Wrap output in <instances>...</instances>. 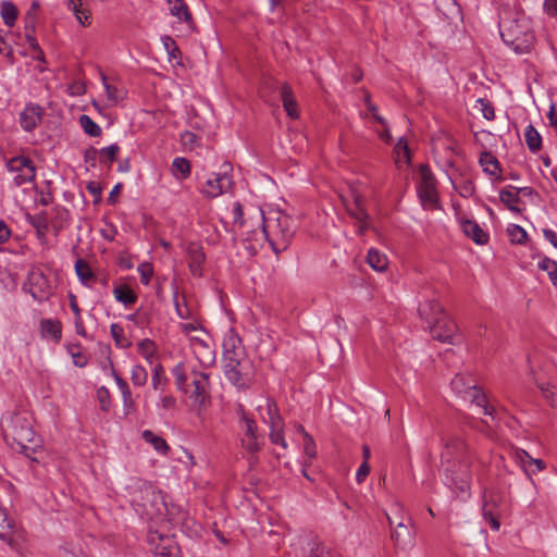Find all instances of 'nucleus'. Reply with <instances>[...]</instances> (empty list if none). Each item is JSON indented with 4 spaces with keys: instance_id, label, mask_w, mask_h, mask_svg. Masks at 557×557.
<instances>
[{
    "instance_id": "a211bd4d",
    "label": "nucleus",
    "mask_w": 557,
    "mask_h": 557,
    "mask_svg": "<svg viewBox=\"0 0 557 557\" xmlns=\"http://www.w3.org/2000/svg\"><path fill=\"white\" fill-rule=\"evenodd\" d=\"M193 385L194 391L190 395V398L193 399L195 406L202 408L206 406L209 397V374L205 371L194 372Z\"/></svg>"
},
{
    "instance_id": "13d9d810",
    "label": "nucleus",
    "mask_w": 557,
    "mask_h": 557,
    "mask_svg": "<svg viewBox=\"0 0 557 557\" xmlns=\"http://www.w3.org/2000/svg\"><path fill=\"white\" fill-rule=\"evenodd\" d=\"M406 519L404 516V507L399 503H395L392 507V515H387V520L391 527H395L397 521Z\"/></svg>"
},
{
    "instance_id": "ddd939ff",
    "label": "nucleus",
    "mask_w": 557,
    "mask_h": 557,
    "mask_svg": "<svg viewBox=\"0 0 557 557\" xmlns=\"http://www.w3.org/2000/svg\"><path fill=\"white\" fill-rule=\"evenodd\" d=\"M232 187L231 176L224 173H213L200 187V193L207 198H215L226 193Z\"/></svg>"
},
{
    "instance_id": "e433bc0d",
    "label": "nucleus",
    "mask_w": 557,
    "mask_h": 557,
    "mask_svg": "<svg viewBox=\"0 0 557 557\" xmlns=\"http://www.w3.org/2000/svg\"><path fill=\"white\" fill-rule=\"evenodd\" d=\"M0 15L8 27H13L18 15V10L13 2L5 0L0 3Z\"/></svg>"
},
{
    "instance_id": "6e6552de",
    "label": "nucleus",
    "mask_w": 557,
    "mask_h": 557,
    "mask_svg": "<svg viewBox=\"0 0 557 557\" xmlns=\"http://www.w3.org/2000/svg\"><path fill=\"white\" fill-rule=\"evenodd\" d=\"M7 169L12 174L15 186L32 183L36 177V168L33 161L23 156L8 160Z\"/></svg>"
},
{
    "instance_id": "6e6d98bb",
    "label": "nucleus",
    "mask_w": 557,
    "mask_h": 557,
    "mask_svg": "<svg viewBox=\"0 0 557 557\" xmlns=\"http://www.w3.org/2000/svg\"><path fill=\"white\" fill-rule=\"evenodd\" d=\"M119 151L120 147L116 144H112L110 146L101 148L99 154L100 158H106V161L111 163L116 159Z\"/></svg>"
},
{
    "instance_id": "4be33fe9",
    "label": "nucleus",
    "mask_w": 557,
    "mask_h": 557,
    "mask_svg": "<svg viewBox=\"0 0 557 557\" xmlns=\"http://www.w3.org/2000/svg\"><path fill=\"white\" fill-rule=\"evenodd\" d=\"M169 12L180 22L185 23L188 28H193V18L187 4L184 0H166Z\"/></svg>"
},
{
    "instance_id": "4d7b16f0",
    "label": "nucleus",
    "mask_w": 557,
    "mask_h": 557,
    "mask_svg": "<svg viewBox=\"0 0 557 557\" xmlns=\"http://www.w3.org/2000/svg\"><path fill=\"white\" fill-rule=\"evenodd\" d=\"M174 306L176 313L181 319H189L191 317L190 309L184 299L183 302L180 301L177 293L174 294Z\"/></svg>"
},
{
    "instance_id": "39448f33",
    "label": "nucleus",
    "mask_w": 557,
    "mask_h": 557,
    "mask_svg": "<svg viewBox=\"0 0 557 557\" xmlns=\"http://www.w3.org/2000/svg\"><path fill=\"white\" fill-rule=\"evenodd\" d=\"M240 341L230 336L224 341V374L238 388H247L251 383L250 362L244 358V352L236 347Z\"/></svg>"
},
{
    "instance_id": "f8f14e48",
    "label": "nucleus",
    "mask_w": 557,
    "mask_h": 557,
    "mask_svg": "<svg viewBox=\"0 0 557 557\" xmlns=\"http://www.w3.org/2000/svg\"><path fill=\"white\" fill-rule=\"evenodd\" d=\"M147 541L156 557H171L177 550L175 540L158 531L150 530Z\"/></svg>"
},
{
    "instance_id": "a19ab883",
    "label": "nucleus",
    "mask_w": 557,
    "mask_h": 557,
    "mask_svg": "<svg viewBox=\"0 0 557 557\" xmlns=\"http://www.w3.org/2000/svg\"><path fill=\"white\" fill-rule=\"evenodd\" d=\"M78 122L81 127L87 135L91 137H98L101 135V127L96 122H94L89 115H81Z\"/></svg>"
},
{
    "instance_id": "864d4df0",
    "label": "nucleus",
    "mask_w": 557,
    "mask_h": 557,
    "mask_svg": "<svg viewBox=\"0 0 557 557\" xmlns=\"http://www.w3.org/2000/svg\"><path fill=\"white\" fill-rule=\"evenodd\" d=\"M120 392L122 394L124 413L131 414L135 408V401L133 399L132 392L129 387H127L126 389H122Z\"/></svg>"
},
{
    "instance_id": "09e8293b",
    "label": "nucleus",
    "mask_w": 557,
    "mask_h": 557,
    "mask_svg": "<svg viewBox=\"0 0 557 557\" xmlns=\"http://www.w3.org/2000/svg\"><path fill=\"white\" fill-rule=\"evenodd\" d=\"M539 388L541 389L543 396L545 399L553 407H557V387L550 386L546 383H539L535 381Z\"/></svg>"
},
{
    "instance_id": "4c0bfd02",
    "label": "nucleus",
    "mask_w": 557,
    "mask_h": 557,
    "mask_svg": "<svg viewBox=\"0 0 557 557\" xmlns=\"http://www.w3.org/2000/svg\"><path fill=\"white\" fill-rule=\"evenodd\" d=\"M301 434L304 436V466H310L311 461L317 456V446L314 440L309 435L304 426H300Z\"/></svg>"
},
{
    "instance_id": "c9c22d12",
    "label": "nucleus",
    "mask_w": 557,
    "mask_h": 557,
    "mask_svg": "<svg viewBox=\"0 0 557 557\" xmlns=\"http://www.w3.org/2000/svg\"><path fill=\"white\" fill-rule=\"evenodd\" d=\"M69 8L73 11L77 22L82 26L90 24V11L83 7V0H69Z\"/></svg>"
},
{
    "instance_id": "49530a36",
    "label": "nucleus",
    "mask_w": 557,
    "mask_h": 557,
    "mask_svg": "<svg viewBox=\"0 0 557 557\" xmlns=\"http://www.w3.org/2000/svg\"><path fill=\"white\" fill-rule=\"evenodd\" d=\"M151 385L156 391H163L166 385V377L163 375L162 367L159 363L153 366Z\"/></svg>"
},
{
    "instance_id": "4468645a",
    "label": "nucleus",
    "mask_w": 557,
    "mask_h": 557,
    "mask_svg": "<svg viewBox=\"0 0 557 557\" xmlns=\"http://www.w3.org/2000/svg\"><path fill=\"white\" fill-rule=\"evenodd\" d=\"M391 537L395 545L401 549H408L414 546V530L412 522L409 517L396 522L395 527H392Z\"/></svg>"
},
{
    "instance_id": "72a5a7b5",
    "label": "nucleus",
    "mask_w": 557,
    "mask_h": 557,
    "mask_svg": "<svg viewBox=\"0 0 557 557\" xmlns=\"http://www.w3.org/2000/svg\"><path fill=\"white\" fill-rule=\"evenodd\" d=\"M267 418H263L264 423L272 428H284V421L278 413L277 405L272 399H267Z\"/></svg>"
},
{
    "instance_id": "8fccbe9b",
    "label": "nucleus",
    "mask_w": 557,
    "mask_h": 557,
    "mask_svg": "<svg viewBox=\"0 0 557 557\" xmlns=\"http://www.w3.org/2000/svg\"><path fill=\"white\" fill-rule=\"evenodd\" d=\"M187 253L190 262L203 263L205 253L200 245L191 243L187 248Z\"/></svg>"
},
{
    "instance_id": "2f4dec72",
    "label": "nucleus",
    "mask_w": 557,
    "mask_h": 557,
    "mask_svg": "<svg viewBox=\"0 0 557 557\" xmlns=\"http://www.w3.org/2000/svg\"><path fill=\"white\" fill-rule=\"evenodd\" d=\"M137 350L151 366L157 363V345L153 341L145 338L137 344Z\"/></svg>"
},
{
    "instance_id": "a18cd8bd",
    "label": "nucleus",
    "mask_w": 557,
    "mask_h": 557,
    "mask_svg": "<svg viewBox=\"0 0 557 557\" xmlns=\"http://www.w3.org/2000/svg\"><path fill=\"white\" fill-rule=\"evenodd\" d=\"M131 380L135 386H144L148 380L147 370L141 364H135L131 371Z\"/></svg>"
},
{
    "instance_id": "c03bdc74",
    "label": "nucleus",
    "mask_w": 557,
    "mask_h": 557,
    "mask_svg": "<svg viewBox=\"0 0 557 557\" xmlns=\"http://www.w3.org/2000/svg\"><path fill=\"white\" fill-rule=\"evenodd\" d=\"M397 164L399 163H408L410 160V152L408 148V144L404 138H400L394 148Z\"/></svg>"
},
{
    "instance_id": "1a4fd4ad",
    "label": "nucleus",
    "mask_w": 557,
    "mask_h": 557,
    "mask_svg": "<svg viewBox=\"0 0 557 557\" xmlns=\"http://www.w3.org/2000/svg\"><path fill=\"white\" fill-rule=\"evenodd\" d=\"M420 182L418 184V195L424 207L435 208L438 201L436 190V181L428 165H420Z\"/></svg>"
},
{
    "instance_id": "f704fd0d",
    "label": "nucleus",
    "mask_w": 557,
    "mask_h": 557,
    "mask_svg": "<svg viewBox=\"0 0 557 557\" xmlns=\"http://www.w3.org/2000/svg\"><path fill=\"white\" fill-rule=\"evenodd\" d=\"M368 264L377 272H383L386 270L388 261L385 253L381 252L375 248H371L368 251L367 256Z\"/></svg>"
},
{
    "instance_id": "9d476101",
    "label": "nucleus",
    "mask_w": 557,
    "mask_h": 557,
    "mask_svg": "<svg viewBox=\"0 0 557 557\" xmlns=\"http://www.w3.org/2000/svg\"><path fill=\"white\" fill-rule=\"evenodd\" d=\"M444 151L447 157L443 160V171L446 173L448 180L450 181L454 189L463 198H468L473 194L474 187L471 181L469 180H459L455 174L454 169V148L450 144L444 147Z\"/></svg>"
},
{
    "instance_id": "aec40b11",
    "label": "nucleus",
    "mask_w": 557,
    "mask_h": 557,
    "mask_svg": "<svg viewBox=\"0 0 557 557\" xmlns=\"http://www.w3.org/2000/svg\"><path fill=\"white\" fill-rule=\"evenodd\" d=\"M516 462L521 467L524 473L531 478L545 468L542 459L531 457L525 450L517 449L513 454Z\"/></svg>"
},
{
    "instance_id": "423d86ee",
    "label": "nucleus",
    "mask_w": 557,
    "mask_h": 557,
    "mask_svg": "<svg viewBox=\"0 0 557 557\" xmlns=\"http://www.w3.org/2000/svg\"><path fill=\"white\" fill-rule=\"evenodd\" d=\"M450 386L458 397L469 403L472 414H487V397L473 376L458 374L451 380Z\"/></svg>"
},
{
    "instance_id": "393cba45",
    "label": "nucleus",
    "mask_w": 557,
    "mask_h": 557,
    "mask_svg": "<svg viewBox=\"0 0 557 557\" xmlns=\"http://www.w3.org/2000/svg\"><path fill=\"white\" fill-rule=\"evenodd\" d=\"M460 227L463 234L471 238L475 244L483 245L487 242V236L479 224L471 220H461Z\"/></svg>"
},
{
    "instance_id": "052dcab7",
    "label": "nucleus",
    "mask_w": 557,
    "mask_h": 557,
    "mask_svg": "<svg viewBox=\"0 0 557 557\" xmlns=\"http://www.w3.org/2000/svg\"><path fill=\"white\" fill-rule=\"evenodd\" d=\"M181 141L184 147L193 149L197 144V135L193 132L186 131L181 135Z\"/></svg>"
},
{
    "instance_id": "bb28decb",
    "label": "nucleus",
    "mask_w": 557,
    "mask_h": 557,
    "mask_svg": "<svg viewBox=\"0 0 557 557\" xmlns=\"http://www.w3.org/2000/svg\"><path fill=\"white\" fill-rule=\"evenodd\" d=\"M528 190V188L518 189L516 187H508L499 191L500 201L512 212L519 213L520 209L518 207L520 202L519 191Z\"/></svg>"
},
{
    "instance_id": "7c9ffc66",
    "label": "nucleus",
    "mask_w": 557,
    "mask_h": 557,
    "mask_svg": "<svg viewBox=\"0 0 557 557\" xmlns=\"http://www.w3.org/2000/svg\"><path fill=\"white\" fill-rule=\"evenodd\" d=\"M75 272L78 276L79 282L86 286L91 287L95 281V274L89 264L83 260L78 259L75 262Z\"/></svg>"
},
{
    "instance_id": "bf43d9fd",
    "label": "nucleus",
    "mask_w": 557,
    "mask_h": 557,
    "mask_svg": "<svg viewBox=\"0 0 557 557\" xmlns=\"http://www.w3.org/2000/svg\"><path fill=\"white\" fill-rule=\"evenodd\" d=\"M97 398L100 404V408L103 411H109L110 409V394L107 387L101 386L97 391Z\"/></svg>"
},
{
    "instance_id": "2eb2a0df",
    "label": "nucleus",
    "mask_w": 557,
    "mask_h": 557,
    "mask_svg": "<svg viewBox=\"0 0 557 557\" xmlns=\"http://www.w3.org/2000/svg\"><path fill=\"white\" fill-rule=\"evenodd\" d=\"M432 337L443 343H456V324L447 314H442L429 326Z\"/></svg>"
},
{
    "instance_id": "680f3d73",
    "label": "nucleus",
    "mask_w": 557,
    "mask_h": 557,
    "mask_svg": "<svg viewBox=\"0 0 557 557\" xmlns=\"http://www.w3.org/2000/svg\"><path fill=\"white\" fill-rule=\"evenodd\" d=\"M480 113L484 119H487V102L484 98H479L472 108V114Z\"/></svg>"
},
{
    "instance_id": "0eeeda50",
    "label": "nucleus",
    "mask_w": 557,
    "mask_h": 557,
    "mask_svg": "<svg viewBox=\"0 0 557 557\" xmlns=\"http://www.w3.org/2000/svg\"><path fill=\"white\" fill-rule=\"evenodd\" d=\"M239 418V428L242 431L240 445L248 453H258L263 443V437L258 433V426L256 421L249 417L243 406L237 409Z\"/></svg>"
},
{
    "instance_id": "6ab92c4d",
    "label": "nucleus",
    "mask_w": 557,
    "mask_h": 557,
    "mask_svg": "<svg viewBox=\"0 0 557 557\" xmlns=\"http://www.w3.org/2000/svg\"><path fill=\"white\" fill-rule=\"evenodd\" d=\"M348 214L354 218L357 222V232L359 235L364 234V232L369 228L368 219L369 214L367 213L362 197L359 195L354 196L352 203L347 206Z\"/></svg>"
},
{
    "instance_id": "9b49d317",
    "label": "nucleus",
    "mask_w": 557,
    "mask_h": 557,
    "mask_svg": "<svg viewBox=\"0 0 557 557\" xmlns=\"http://www.w3.org/2000/svg\"><path fill=\"white\" fill-rule=\"evenodd\" d=\"M24 288L36 301L39 302L47 300L51 294L50 283L44 272L39 269H33L29 271L27 283L24 285Z\"/></svg>"
},
{
    "instance_id": "c756f323",
    "label": "nucleus",
    "mask_w": 557,
    "mask_h": 557,
    "mask_svg": "<svg viewBox=\"0 0 557 557\" xmlns=\"http://www.w3.org/2000/svg\"><path fill=\"white\" fill-rule=\"evenodd\" d=\"M28 223L36 230L37 238L45 243L47 239V232L49 228L48 220L45 213L27 216Z\"/></svg>"
},
{
    "instance_id": "79ce46f5",
    "label": "nucleus",
    "mask_w": 557,
    "mask_h": 557,
    "mask_svg": "<svg viewBox=\"0 0 557 557\" xmlns=\"http://www.w3.org/2000/svg\"><path fill=\"white\" fill-rule=\"evenodd\" d=\"M537 267L547 272L552 284L557 288V262L548 257H544Z\"/></svg>"
},
{
    "instance_id": "412c9836",
    "label": "nucleus",
    "mask_w": 557,
    "mask_h": 557,
    "mask_svg": "<svg viewBox=\"0 0 557 557\" xmlns=\"http://www.w3.org/2000/svg\"><path fill=\"white\" fill-rule=\"evenodd\" d=\"M101 81L109 107L116 106L126 97V89L121 84L109 82L104 74H101Z\"/></svg>"
},
{
    "instance_id": "5fc2aeb1",
    "label": "nucleus",
    "mask_w": 557,
    "mask_h": 557,
    "mask_svg": "<svg viewBox=\"0 0 557 557\" xmlns=\"http://www.w3.org/2000/svg\"><path fill=\"white\" fill-rule=\"evenodd\" d=\"M137 271L140 274V282L144 285H148L150 283L151 276L153 274V268H152L151 263H149V262L140 263L137 268Z\"/></svg>"
},
{
    "instance_id": "338daca9",
    "label": "nucleus",
    "mask_w": 557,
    "mask_h": 557,
    "mask_svg": "<svg viewBox=\"0 0 557 557\" xmlns=\"http://www.w3.org/2000/svg\"><path fill=\"white\" fill-rule=\"evenodd\" d=\"M164 46H165V49L168 51V54L171 59H175L177 57V54L180 53V50L177 48V46L175 45V42L170 39L169 37H166L165 39V42H164Z\"/></svg>"
},
{
    "instance_id": "3c124183",
    "label": "nucleus",
    "mask_w": 557,
    "mask_h": 557,
    "mask_svg": "<svg viewBox=\"0 0 557 557\" xmlns=\"http://www.w3.org/2000/svg\"><path fill=\"white\" fill-rule=\"evenodd\" d=\"M269 437H270V441L272 442V444L278 445L283 449H286L288 447V444L284 437V428L270 429Z\"/></svg>"
},
{
    "instance_id": "f257e3e1",
    "label": "nucleus",
    "mask_w": 557,
    "mask_h": 557,
    "mask_svg": "<svg viewBox=\"0 0 557 557\" xmlns=\"http://www.w3.org/2000/svg\"><path fill=\"white\" fill-rule=\"evenodd\" d=\"M469 469L466 444L460 438H449L441 454V472L444 484L461 499L469 496Z\"/></svg>"
},
{
    "instance_id": "5701e85b",
    "label": "nucleus",
    "mask_w": 557,
    "mask_h": 557,
    "mask_svg": "<svg viewBox=\"0 0 557 557\" xmlns=\"http://www.w3.org/2000/svg\"><path fill=\"white\" fill-rule=\"evenodd\" d=\"M298 544L302 545L304 553L308 552L302 557H331L330 552L313 536H299Z\"/></svg>"
},
{
    "instance_id": "f03ea898",
    "label": "nucleus",
    "mask_w": 557,
    "mask_h": 557,
    "mask_svg": "<svg viewBox=\"0 0 557 557\" xmlns=\"http://www.w3.org/2000/svg\"><path fill=\"white\" fill-rule=\"evenodd\" d=\"M1 423L5 442L32 461L38 462L44 450L30 419L25 413H13L4 416Z\"/></svg>"
},
{
    "instance_id": "a878e982",
    "label": "nucleus",
    "mask_w": 557,
    "mask_h": 557,
    "mask_svg": "<svg viewBox=\"0 0 557 557\" xmlns=\"http://www.w3.org/2000/svg\"><path fill=\"white\" fill-rule=\"evenodd\" d=\"M281 99L287 115L292 119L299 116L298 104L289 85L284 84L281 88Z\"/></svg>"
},
{
    "instance_id": "b1692460",
    "label": "nucleus",
    "mask_w": 557,
    "mask_h": 557,
    "mask_svg": "<svg viewBox=\"0 0 557 557\" xmlns=\"http://www.w3.org/2000/svg\"><path fill=\"white\" fill-rule=\"evenodd\" d=\"M419 314L425 320L428 326L433 324L442 314H446L442 306L436 300H426L419 306Z\"/></svg>"
},
{
    "instance_id": "473e14b6",
    "label": "nucleus",
    "mask_w": 557,
    "mask_h": 557,
    "mask_svg": "<svg viewBox=\"0 0 557 557\" xmlns=\"http://www.w3.org/2000/svg\"><path fill=\"white\" fill-rule=\"evenodd\" d=\"M191 166L189 161L183 157L174 158L171 166V172L177 181H184L189 177Z\"/></svg>"
},
{
    "instance_id": "e2e57ef3",
    "label": "nucleus",
    "mask_w": 557,
    "mask_h": 557,
    "mask_svg": "<svg viewBox=\"0 0 557 557\" xmlns=\"http://www.w3.org/2000/svg\"><path fill=\"white\" fill-rule=\"evenodd\" d=\"M490 166L493 169H490V176H493L496 181H502L503 177L500 175V164L498 160L492 156H490L488 160Z\"/></svg>"
},
{
    "instance_id": "de8ad7c7",
    "label": "nucleus",
    "mask_w": 557,
    "mask_h": 557,
    "mask_svg": "<svg viewBox=\"0 0 557 557\" xmlns=\"http://www.w3.org/2000/svg\"><path fill=\"white\" fill-rule=\"evenodd\" d=\"M110 333L117 347L126 348L131 345V343L124 337V331L120 324L112 323L110 326Z\"/></svg>"
},
{
    "instance_id": "20e7f679",
    "label": "nucleus",
    "mask_w": 557,
    "mask_h": 557,
    "mask_svg": "<svg viewBox=\"0 0 557 557\" xmlns=\"http://www.w3.org/2000/svg\"><path fill=\"white\" fill-rule=\"evenodd\" d=\"M262 231L273 251L278 255L289 246L295 233L293 219L278 209L260 210Z\"/></svg>"
},
{
    "instance_id": "0e129e2a",
    "label": "nucleus",
    "mask_w": 557,
    "mask_h": 557,
    "mask_svg": "<svg viewBox=\"0 0 557 557\" xmlns=\"http://www.w3.org/2000/svg\"><path fill=\"white\" fill-rule=\"evenodd\" d=\"M370 473V466L368 462H362L356 473V481L362 483Z\"/></svg>"
},
{
    "instance_id": "f3484780",
    "label": "nucleus",
    "mask_w": 557,
    "mask_h": 557,
    "mask_svg": "<svg viewBox=\"0 0 557 557\" xmlns=\"http://www.w3.org/2000/svg\"><path fill=\"white\" fill-rule=\"evenodd\" d=\"M45 110L37 103H26L21 111L18 122L23 131L33 132L42 121Z\"/></svg>"
},
{
    "instance_id": "ea45409f",
    "label": "nucleus",
    "mask_w": 557,
    "mask_h": 557,
    "mask_svg": "<svg viewBox=\"0 0 557 557\" xmlns=\"http://www.w3.org/2000/svg\"><path fill=\"white\" fill-rule=\"evenodd\" d=\"M113 295L115 300L124 306L133 305L137 300L136 294L126 285H119L114 287Z\"/></svg>"
},
{
    "instance_id": "dca6fc26",
    "label": "nucleus",
    "mask_w": 557,
    "mask_h": 557,
    "mask_svg": "<svg viewBox=\"0 0 557 557\" xmlns=\"http://www.w3.org/2000/svg\"><path fill=\"white\" fill-rule=\"evenodd\" d=\"M191 350L202 368L211 367L215 361V350L205 338L190 336Z\"/></svg>"
},
{
    "instance_id": "37998d69",
    "label": "nucleus",
    "mask_w": 557,
    "mask_h": 557,
    "mask_svg": "<svg viewBox=\"0 0 557 557\" xmlns=\"http://www.w3.org/2000/svg\"><path fill=\"white\" fill-rule=\"evenodd\" d=\"M508 236L513 244L522 245L528 239L525 230L517 224H509L507 228Z\"/></svg>"
},
{
    "instance_id": "69168bd1",
    "label": "nucleus",
    "mask_w": 557,
    "mask_h": 557,
    "mask_svg": "<svg viewBox=\"0 0 557 557\" xmlns=\"http://www.w3.org/2000/svg\"><path fill=\"white\" fill-rule=\"evenodd\" d=\"M25 38L28 44V47L36 53V58H39L44 54L37 39L32 34H27Z\"/></svg>"
},
{
    "instance_id": "58836bf2",
    "label": "nucleus",
    "mask_w": 557,
    "mask_h": 557,
    "mask_svg": "<svg viewBox=\"0 0 557 557\" xmlns=\"http://www.w3.org/2000/svg\"><path fill=\"white\" fill-rule=\"evenodd\" d=\"M524 141L532 152L539 151L542 147V136L532 124L524 129Z\"/></svg>"
},
{
    "instance_id": "603ef678",
    "label": "nucleus",
    "mask_w": 557,
    "mask_h": 557,
    "mask_svg": "<svg viewBox=\"0 0 557 557\" xmlns=\"http://www.w3.org/2000/svg\"><path fill=\"white\" fill-rule=\"evenodd\" d=\"M176 405V399L171 394H161L157 407L164 412L172 410Z\"/></svg>"
},
{
    "instance_id": "c85d7f7f",
    "label": "nucleus",
    "mask_w": 557,
    "mask_h": 557,
    "mask_svg": "<svg viewBox=\"0 0 557 557\" xmlns=\"http://www.w3.org/2000/svg\"><path fill=\"white\" fill-rule=\"evenodd\" d=\"M141 437L146 443L150 444L153 447V449L160 455L165 456L170 450V446L168 445L166 441L163 437L154 434L150 430H145L141 433Z\"/></svg>"
},
{
    "instance_id": "7ed1b4c3",
    "label": "nucleus",
    "mask_w": 557,
    "mask_h": 557,
    "mask_svg": "<svg viewBox=\"0 0 557 557\" xmlns=\"http://www.w3.org/2000/svg\"><path fill=\"white\" fill-rule=\"evenodd\" d=\"M498 26L504 44L516 53H527L532 49L535 35L532 20L525 13H506V16H500Z\"/></svg>"
},
{
    "instance_id": "774afa93",
    "label": "nucleus",
    "mask_w": 557,
    "mask_h": 557,
    "mask_svg": "<svg viewBox=\"0 0 557 557\" xmlns=\"http://www.w3.org/2000/svg\"><path fill=\"white\" fill-rule=\"evenodd\" d=\"M543 9L550 16L557 15V0H544Z\"/></svg>"
},
{
    "instance_id": "cd10ccee",
    "label": "nucleus",
    "mask_w": 557,
    "mask_h": 557,
    "mask_svg": "<svg viewBox=\"0 0 557 557\" xmlns=\"http://www.w3.org/2000/svg\"><path fill=\"white\" fill-rule=\"evenodd\" d=\"M40 332L42 337L58 343L62 337V326L58 320L44 319L40 322Z\"/></svg>"
}]
</instances>
